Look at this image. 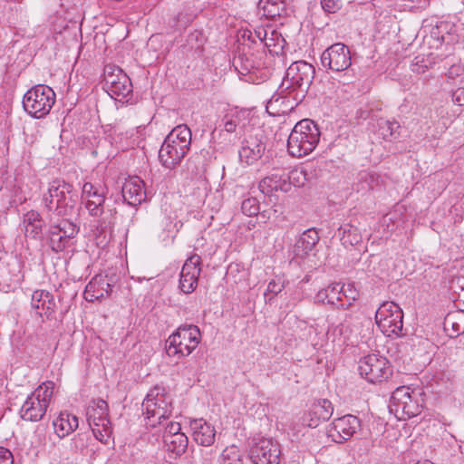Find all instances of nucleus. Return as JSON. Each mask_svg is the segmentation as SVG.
Instances as JSON below:
<instances>
[{"label": "nucleus", "mask_w": 464, "mask_h": 464, "mask_svg": "<svg viewBox=\"0 0 464 464\" xmlns=\"http://www.w3.org/2000/svg\"><path fill=\"white\" fill-rule=\"evenodd\" d=\"M328 294V304L334 305L337 308L348 309L353 301H355V295L349 296L344 288V285L334 283L326 287Z\"/></svg>", "instance_id": "obj_25"}, {"label": "nucleus", "mask_w": 464, "mask_h": 464, "mask_svg": "<svg viewBox=\"0 0 464 464\" xmlns=\"http://www.w3.org/2000/svg\"><path fill=\"white\" fill-rule=\"evenodd\" d=\"M32 307L37 310L39 315H51L55 310L53 295L46 290H35L31 298Z\"/></svg>", "instance_id": "obj_26"}, {"label": "nucleus", "mask_w": 464, "mask_h": 464, "mask_svg": "<svg viewBox=\"0 0 464 464\" xmlns=\"http://www.w3.org/2000/svg\"><path fill=\"white\" fill-rule=\"evenodd\" d=\"M285 287V282L283 278L279 276H276L273 278L267 285L266 290L264 293L265 297L268 294H271L272 296L268 298V302H271L273 297L277 295L279 293H281Z\"/></svg>", "instance_id": "obj_43"}, {"label": "nucleus", "mask_w": 464, "mask_h": 464, "mask_svg": "<svg viewBox=\"0 0 464 464\" xmlns=\"http://www.w3.org/2000/svg\"><path fill=\"white\" fill-rule=\"evenodd\" d=\"M278 100H279L278 98H276V100H274V97H273V98H272V99L267 102L266 110L268 111V110H269V108H270L271 106H273L274 102H278Z\"/></svg>", "instance_id": "obj_57"}, {"label": "nucleus", "mask_w": 464, "mask_h": 464, "mask_svg": "<svg viewBox=\"0 0 464 464\" xmlns=\"http://www.w3.org/2000/svg\"><path fill=\"white\" fill-rule=\"evenodd\" d=\"M188 151L185 148L175 147L165 138L159 151V160L165 168L171 169L181 162Z\"/></svg>", "instance_id": "obj_21"}, {"label": "nucleus", "mask_w": 464, "mask_h": 464, "mask_svg": "<svg viewBox=\"0 0 464 464\" xmlns=\"http://www.w3.org/2000/svg\"><path fill=\"white\" fill-rule=\"evenodd\" d=\"M319 139L317 124L312 120L304 119L293 128L287 140V150L296 158L306 156L316 148Z\"/></svg>", "instance_id": "obj_3"}, {"label": "nucleus", "mask_w": 464, "mask_h": 464, "mask_svg": "<svg viewBox=\"0 0 464 464\" xmlns=\"http://www.w3.org/2000/svg\"><path fill=\"white\" fill-rule=\"evenodd\" d=\"M181 425L179 422H169L166 428L163 435L176 436L177 434H183L180 431Z\"/></svg>", "instance_id": "obj_49"}, {"label": "nucleus", "mask_w": 464, "mask_h": 464, "mask_svg": "<svg viewBox=\"0 0 464 464\" xmlns=\"http://www.w3.org/2000/svg\"><path fill=\"white\" fill-rule=\"evenodd\" d=\"M314 67L304 62L293 63L286 70L280 89L282 92H287V95L293 94V99L301 102L308 92L314 78Z\"/></svg>", "instance_id": "obj_2"}, {"label": "nucleus", "mask_w": 464, "mask_h": 464, "mask_svg": "<svg viewBox=\"0 0 464 464\" xmlns=\"http://www.w3.org/2000/svg\"><path fill=\"white\" fill-rule=\"evenodd\" d=\"M379 131L384 140L396 139L399 136L401 125L396 121L380 120Z\"/></svg>", "instance_id": "obj_38"}, {"label": "nucleus", "mask_w": 464, "mask_h": 464, "mask_svg": "<svg viewBox=\"0 0 464 464\" xmlns=\"http://www.w3.org/2000/svg\"><path fill=\"white\" fill-rule=\"evenodd\" d=\"M459 314H448L445 318L444 325L445 328L450 325L453 331V334L459 335L460 333H464V326H461L460 324L457 321V316Z\"/></svg>", "instance_id": "obj_47"}, {"label": "nucleus", "mask_w": 464, "mask_h": 464, "mask_svg": "<svg viewBox=\"0 0 464 464\" xmlns=\"http://www.w3.org/2000/svg\"><path fill=\"white\" fill-rule=\"evenodd\" d=\"M248 123V113L246 111H236L227 113L221 120L219 128L221 131L241 134Z\"/></svg>", "instance_id": "obj_24"}, {"label": "nucleus", "mask_w": 464, "mask_h": 464, "mask_svg": "<svg viewBox=\"0 0 464 464\" xmlns=\"http://www.w3.org/2000/svg\"><path fill=\"white\" fill-rule=\"evenodd\" d=\"M121 193L124 201L130 206L140 205L146 198L143 180L137 176L130 178L124 182Z\"/></svg>", "instance_id": "obj_20"}, {"label": "nucleus", "mask_w": 464, "mask_h": 464, "mask_svg": "<svg viewBox=\"0 0 464 464\" xmlns=\"http://www.w3.org/2000/svg\"><path fill=\"white\" fill-rule=\"evenodd\" d=\"M452 101L459 106L464 105V88L459 87L452 92Z\"/></svg>", "instance_id": "obj_52"}, {"label": "nucleus", "mask_w": 464, "mask_h": 464, "mask_svg": "<svg viewBox=\"0 0 464 464\" xmlns=\"http://www.w3.org/2000/svg\"><path fill=\"white\" fill-rule=\"evenodd\" d=\"M55 100L56 94L50 86L37 84L24 93L23 107L32 117L42 119L50 112Z\"/></svg>", "instance_id": "obj_6"}, {"label": "nucleus", "mask_w": 464, "mask_h": 464, "mask_svg": "<svg viewBox=\"0 0 464 464\" xmlns=\"http://www.w3.org/2000/svg\"><path fill=\"white\" fill-rule=\"evenodd\" d=\"M177 141H178V140H175V141L172 143V145H174L175 147H179V148H180V147H181V146H180V142H179V143H178Z\"/></svg>", "instance_id": "obj_60"}, {"label": "nucleus", "mask_w": 464, "mask_h": 464, "mask_svg": "<svg viewBox=\"0 0 464 464\" xmlns=\"http://www.w3.org/2000/svg\"><path fill=\"white\" fill-rule=\"evenodd\" d=\"M82 198L85 200V208L91 216H102L106 198V188L102 185L85 182L82 185Z\"/></svg>", "instance_id": "obj_17"}, {"label": "nucleus", "mask_w": 464, "mask_h": 464, "mask_svg": "<svg viewBox=\"0 0 464 464\" xmlns=\"http://www.w3.org/2000/svg\"><path fill=\"white\" fill-rule=\"evenodd\" d=\"M54 383L46 382L39 385L23 403L20 416L26 421H39L46 413Z\"/></svg>", "instance_id": "obj_7"}, {"label": "nucleus", "mask_w": 464, "mask_h": 464, "mask_svg": "<svg viewBox=\"0 0 464 464\" xmlns=\"http://www.w3.org/2000/svg\"><path fill=\"white\" fill-rule=\"evenodd\" d=\"M191 130L186 124H180L176 126L166 137L172 143L175 140L180 142V146L189 150L191 144Z\"/></svg>", "instance_id": "obj_35"}, {"label": "nucleus", "mask_w": 464, "mask_h": 464, "mask_svg": "<svg viewBox=\"0 0 464 464\" xmlns=\"http://www.w3.org/2000/svg\"><path fill=\"white\" fill-rule=\"evenodd\" d=\"M163 441L166 450L177 457L183 455L188 445V439L185 433L177 434L172 437L170 435H163Z\"/></svg>", "instance_id": "obj_32"}, {"label": "nucleus", "mask_w": 464, "mask_h": 464, "mask_svg": "<svg viewBox=\"0 0 464 464\" xmlns=\"http://www.w3.org/2000/svg\"><path fill=\"white\" fill-rule=\"evenodd\" d=\"M112 285L108 283L105 276L97 275L87 284L84 290V299L87 302L102 300L110 295Z\"/></svg>", "instance_id": "obj_23"}, {"label": "nucleus", "mask_w": 464, "mask_h": 464, "mask_svg": "<svg viewBox=\"0 0 464 464\" xmlns=\"http://www.w3.org/2000/svg\"><path fill=\"white\" fill-rule=\"evenodd\" d=\"M359 372L367 382L378 383L387 381L392 374V369L386 357L371 353L359 362Z\"/></svg>", "instance_id": "obj_10"}, {"label": "nucleus", "mask_w": 464, "mask_h": 464, "mask_svg": "<svg viewBox=\"0 0 464 464\" xmlns=\"http://www.w3.org/2000/svg\"><path fill=\"white\" fill-rule=\"evenodd\" d=\"M242 212L248 216H256L259 212V202L256 198H247L241 204Z\"/></svg>", "instance_id": "obj_46"}, {"label": "nucleus", "mask_w": 464, "mask_h": 464, "mask_svg": "<svg viewBox=\"0 0 464 464\" xmlns=\"http://www.w3.org/2000/svg\"><path fill=\"white\" fill-rule=\"evenodd\" d=\"M280 456V444L272 438L257 440L249 450V457L254 464H279Z\"/></svg>", "instance_id": "obj_14"}, {"label": "nucleus", "mask_w": 464, "mask_h": 464, "mask_svg": "<svg viewBox=\"0 0 464 464\" xmlns=\"http://www.w3.org/2000/svg\"><path fill=\"white\" fill-rule=\"evenodd\" d=\"M324 12L334 14L341 8V0H320Z\"/></svg>", "instance_id": "obj_48"}, {"label": "nucleus", "mask_w": 464, "mask_h": 464, "mask_svg": "<svg viewBox=\"0 0 464 464\" xmlns=\"http://www.w3.org/2000/svg\"><path fill=\"white\" fill-rule=\"evenodd\" d=\"M321 64L333 72H346L352 64V56L348 46L335 43L326 48L321 55Z\"/></svg>", "instance_id": "obj_15"}, {"label": "nucleus", "mask_w": 464, "mask_h": 464, "mask_svg": "<svg viewBox=\"0 0 464 464\" xmlns=\"http://www.w3.org/2000/svg\"><path fill=\"white\" fill-rule=\"evenodd\" d=\"M287 182L290 183V188L292 185L295 187H301L304 184L306 180V172L304 169H293L291 170L287 176H285Z\"/></svg>", "instance_id": "obj_45"}, {"label": "nucleus", "mask_w": 464, "mask_h": 464, "mask_svg": "<svg viewBox=\"0 0 464 464\" xmlns=\"http://www.w3.org/2000/svg\"><path fill=\"white\" fill-rule=\"evenodd\" d=\"M200 264L201 257L193 255L183 265L179 287L184 294H190L196 289L201 272Z\"/></svg>", "instance_id": "obj_19"}, {"label": "nucleus", "mask_w": 464, "mask_h": 464, "mask_svg": "<svg viewBox=\"0 0 464 464\" xmlns=\"http://www.w3.org/2000/svg\"><path fill=\"white\" fill-rule=\"evenodd\" d=\"M433 63L434 61L430 56L418 55L413 59L411 70L417 74H421L430 68Z\"/></svg>", "instance_id": "obj_42"}, {"label": "nucleus", "mask_w": 464, "mask_h": 464, "mask_svg": "<svg viewBox=\"0 0 464 464\" xmlns=\"http://www.w3.org/2000/svg\"><path fill=\"white\" fill-rule=\"evenodd\" d=\"M189 427L192 431L193 439L198 444L208 447L215 442V428L204 419L190 420Z\"/></svg>", "instance_id": "obj_22"}, {"label": "nucleus", "mask_w": 464, "mask_h": 464, "mask_svg": "<svg viewBox=\"0 0 464 464\" xmlns=\"http://www.w3.org/2000/svg\"><path fill=\"white\" fill-rule=\"evenodd\" d=\"M201 339L199 328L194 324L179 326L165 342L169 356H188L198 345Z\"/></svg>", "instance_id": "obj_5"}, {"label": "nucleus", "mask_w": 464, "mask_h": 464, "mask_svg": "<svg viewBox=\"0 0 464 464\" xmlns=\"http://www.w3.org/2000/svg\"><path fill=\"white\" fill-rule=\"evenodd\" d=\"M266 28H269V31L266 36H265L262 44L266 46L271 53L279 54L283 52L286 42L277 30L269 25H266Z\"/></svg>", "instance_id": "obj_33"}, {"label": "nucleus", "mask_w": 464, "mask_h": 464, "mask_svg": "<svg viewBox=\"0 0 464 464\" xmlns=\"http://www.w3.org/2000/svg\"><path fill=\"white\" fill-rule=\"evenodd\" d=\"M0 464H14L12 452L4 447H0Z\"/></svg>", "instance_id": "obj_50"}, {"label": "nucleus", "mask_w": 464, "mask_h": 464, "mask_svg": "<svg viewBox=\"0 0 464 464\" xmlns=\"http://www.w3.org/2000/svg\"><path fill=\"white\" fill-rule=\"evenodd\" d=\"M345 290L347 291V295L352 296L355 295V299L357 298L358 294L354 289H353V287L350 285H347V288H345Z\"/></svg>", "instance_id": "obj_56"}, {"label": "nucleus", "mask_w": 464, "mask_h": 464, "mask_svg": "<svg viewBox=\"0 0 464 464\" xmlns=\"http://www.w3.org/2000/svg\"><path fill=\"white\" fill-rule=\"evenodd\" d=\"M268 31L269 28H266V25H250V28L244 31L242 37L246 38L250 43L256 44L259 42L262 44Z\"/></svg>", "instance_id": "obj_41"}, {"label": "nucleus", "mask_w": 464, "mask_h": 464, "mask_svg": "<svg viewBox=\"0 0 464 464\" xmlns=\"http://www.w3.org/2000/svg\"><path fill=\"white\" fill-rule=\"evenodd\" d=\"M218 464H243V453L235 445L227 447L223 450Z\"/></svg>", "instance_id": "obj_39"}, {"label": "nucleus", "mask_w": 464, "mask_h": 464, "mask_svg": "<svg viewBox=\"0 0 464 464\" xmlns=\"http://www.w3.org/2000/svg\"><path fill=\"white\" fill-rule=\"evenodd\" d=\"M165 394V389L156 386L147 394L142 402V413L147 427L156 428L162 420L169 419L172 413L171 402Z\"/></svg>", "instance_id": "obj_4"}, {"label": "nucleus", "mask_w": 464, "mask_h": 464, "mask_svg": "<svg viewBox=\"0 0 464 464\" xmlns=\"http://www.w3.org/2000/svg\"><path fill=\"white\" fill-rule=\"evenodd\" d=\"M327 290H326V287L320 290L317 294H316V300L320 303H327L328 304V294H327Z\"/></svg>", "instance_id": "obj_53"}, {"label": "nucleus", "mask_w": 464, "mask_h": 464, "mask_svg": "<svg viewBox=\"0 0 464 464\" xmlns=\"http://www.w3.org/2000/svg\"><path fill=\"white\" fill-rule=\"evenodd\" d=\"M338 234L341 241L344 246H356L362 241V236L359 229L351 225L344 224L338 228Z\"/></svg>", "instance_id": "obj_37"}, {"label": "nucleus", "mask_w": 464, "mask_h": 464, "mask_svg": "<svg viewBox=\"0 0 464 464\" xmlns=\"http://www.w3.org/2000/svg\"><path fill=\"white\" fill-rule=\"evenodd\" d=\"M358 188L357 190H372L379 187L382 182V178L376 172L364 169L358 173Z\"/></svg>", "instance_id": "obj_34"}, {"label": "nucleus", "mask_w": 464, "mask_h": 464, "mask_svg": "<svg viewBox=\"0 0 464 464\" xmlns=\"http://www.w3.org/2000/svg\"><path fill=\"white\" fill-rule=\"evenodd\" d=\"M459 71H460V67L453 65L449 69L447 75L449 78L453 79L455 75H459Z\"/></svg>", "instance_id": "obj_54"}, {"label": "nucleus", "mask_w": 464, "mask_h": 464, "mask_svg": "<svg viewBox=\"0 0 464 464\" xmlns=\"http://www.w3.org/2000/svg\"><path fill=\"white\" fill-rule=\"evenodd\" d=\"M340 298H341V300L339 301V304L340 303H347V299H345L344 295H340Z\"/></svg>", "instance_id": "obj_59"}, {"label": "nucleus", "mask_w": 464, "mask_h": 464, "mask_svg": "<svg viewBox=\"0 0 464 464\" xmlns=\"http://www.w3.org/2000/svg\"><path fill=\"white\" fill-rule=\"evenodd\" d=\"M78 232L79 227L73 222L63 219L57 224L50 225L44 238L52 251L60 253L70 246Z\"/></svg>", "instance_id": "obj_12"}, {"label": "nucleus", "mask_w": 464, "mask_h": 464, "mask_svg": "<svg viewBox=\"0 0 464 464\" xmlns=\"http://www.w3.org/2000/svg\"><path fill=\"white\" fill-rule=\"evenodd\" d=\"M266 137L264 130L260 129L246 136L242 141V146L239 150V159L242 162L251 165L257 161L264 154L266 144Z\"/></svg>", "instance_id": "obj_16"}, {"label": "nucleus", "mask_w": 464, "mask_h": 464, "mask_svg": "<svg viewBox=\"0 0 464 464\" xmlns=\"http://www.w3.org/2000/svg\"><path fill=\"white\" fill-rule=\"evenodd\" d=\"M233 63L236 70L241 74L250 73L259 66V63L256 60L253 53L247 54L245 52L235 57Z\"/></svg>", "instance_id": "obj_36"}, {"label": "nucleus", "mask_w": 464, "mask_h": 464, "mask_svg": "<svg viewBox=\"0 0 464 464\" xmlns=\"http://www.w3.org/2000/svg\"><path fill=\"white\" fill-rule=\"evenodd\" d=\"M78 196L73 186L63 179L53 180L43 196L44 208L48 213L60 217L74 213Z\"/></svg>", "instance_id": "obj_1"}, {"label": "nucleus", "mask_w": 464, "mask_h": 464, "mask_svg": "<svg viewBox=\"0 0 464 464\" xmlns=\"http://www.w3.org/2000/svg\"><path fill=\"white\" fill-rule=\"evenodd\" d=\"M44 221L36 210H30L23 217V226L26 237L34 239L43 238V227Z\"/></svg>", "instance_id": "obj_27"}, {"label": "nucleus", "mask_w": 464, "mask_h": 464, "mask_svg": "<svg viewBox=\"0 0 464 464\" xmlns=\"http://www.w3.org/2000/svg\"><path fill=\"white\" fill-rule=\"evenodd\" d=\"M319 234L315 228L306 229L298 238L295 245V254L296 256H305L314 250L319 242Z\"/></svg>", "instance_id": "obj_28"}, {"label": "nucleus", "mask_w": 464, "mask_h": 464, "mask_svg": "<svg viewBox=\"0 0 464 464\" xmlns=\"http://www.w3.org/2000/svg\"><path fill=\"white\" fill-rule=\"evenodd\" d=\"M103 75L106 91L114 99H124L132 92L130 79L120 67L107 64Z\"/></svg>", "instance_id": "obj_13"}, {"label": "nucleus", "mask_w": 464, "mask_h": 464, "mask_svg": "<svg viewBox=\"0 0 464 464\" xmlns=\"http://www.w3.org/2000/svg\"><path fill=\"white\" fill-rule=\"evenodd\" d=\"M260 191L263 194L269 195L274 191H290V183L287 182L285 176H278L277 174H272L264 178L258 185Z\"/></svg>", "instance_id": "obj_30"}, {"label": "nucleus", "mask_w": 464, "mask_h": 464, "mask_svg": "<svg viewBox=\"0 0 464 464\" xmlns=\"http://www.w3.org/2000/svg\"><path fill=\"white\" fill-rule=\"evenodd\" d=\"M286 5L284 0H259L257 4L258 14L267 19L280 17L286 13Z\"/></svg>", "instance_id": "obj_31"}, {"label": "nucleus", "mask_w": 464, "mask_h": 464, "mask_svg": "<svg viewBox=\"0 0 464 464\" xmlns=\"http://www.w3.org/2000/svg\"><path fill=\"white\" fill-rule=\"evenodd\" d=\"M320 420L314 416H309V411L302 417V424L310 428H316L320 424Z\"/></svg>", "instance_id": "obj_51"}, {"label": "nucleus", "mask_w": 464, "mask_h": 464, "mask_svg": "<svg viewBox=\"0 0 464 464\" xmlns=\"http://www.w3.org/2000/svg\"><path fill=\"white\" fill-rule=\"evenodd\" d=\"M314 406L321 412L323 421L328 420L334 413L332 402L327 399H320L314 403Z\"/></svg>", "instance_id": "obj_44"}, {"label": "nucleus", "mask_w": 464, "mask_h": 464, "mask_svg": "<svg viewBox=\"0 0 464 464\" xmlns=\"http://www.w3.org/2000/svg\"><path fill=\"white\" fill-rule=\"evenodd\" d=\"M401 308L393 302H383L375 313V321L382 332L387 335L399 336L403 326Z\"/></svg>", "instance_id": "obj_11"}, {"label": "nucleus", "mask_w": 464, "mask_h": 464, "mask_svg": "<svg viewBox=\"0 0 464 464\" xmlns=\"http://www.w3.org/2000/svg\"><path fill=\"white\" fill-rule=\"evenodd\" d=\"M360 420L352 414L337 418L328 430V435L337 443H343L351 439L360 429Z\"/></svg>", "instance_id": "obj_18"}, {"label": "nucleus", "mask_w": 464, "mask_h": 464, "mask_svg": "<svg viewBox=\"0 0 464 464\" xmlns=\"http://www.w3.org/2000/svg\"><path fill=\"white\" fill-rule=\"evenodd\" d=\"M309 416H314L316 418V420L323 421V419H321V412H319L317 411V409L314 406V404L311 406V408L309 410Z\"/></svg>", "instance_id": "obj_55"}, {"label": "nucleus", "mask_w": 464, "mask_h": 464, "mask_svg": "<svg viewBox=\"0 0 464 464\" xmlns=\"http://www.w3.org/2000/svg\"><path fill=\"white\" fill-rule=\"evenodd\" d=\"M108 404L99 399L91 401L87 408V421L96 440L108 445L112 434V428L108 418Z\"/></svg>", "instance_id": "obj_8"}, {"label": "nucleus", "mask_w": 464, "mask_h": 464, "mask_svg": "<svg viewBox=\"0 0 464 464\" xmlns=\"http://www.w3.org/2000/svg\"><path fill=\"white\" fill-rule=\"evenodd\" d=\"M54 432L61 439L68 436L78 427V418L67 411H63L53 421Z\"/></svg>", "instance_id": "obj_29"}, {"label": "nucleus", "mask_w": 464, "mask_h": 464, "mask_svg": "<svg viewBox=\"0 0 464 464\" xmlns=\"http://www.w3.org/2000/svg\"><path fill=\"white\" fill-rule=\"evenodd\" d=\"M91 440L92 437L89 433H77L71 440L70 449L74 453H81L85 455L87 453V450Z\"/></svg>", "instance_id": "obj_40"}, {"label": "nucleus", "mask_w": 464, "mask_h": 464, "mask_svg": "<svg viewBox=\"0 0 464 464\" xmlns=\"http://www.w3.org/2000/svg\"><path fill=\"white\" fill-rule=\"evenodd\" d=\"M390 412L398 420H407L419 415L422 410L418 394L410 387L401 386L392 392L390 403Z\"/></svg>", "instance_id": "obj_9"}, {"label": "nucleus", "mask_w": 464, "mask_h": 464, "mask_svg": "<svg viewBox=\"0 0 464 464\" xmlns=\"http://www.w3.org/2000/svg\"><path fill=\"white\" fill-rule=\"evenodd\" d=\"M343 328H344V324H343V323H341V324L337 326V328H336V329L339 331V333H340L341 334H344V330H343Z\"/></svg>", "instance_id": "obj_58"}]
</instances>
